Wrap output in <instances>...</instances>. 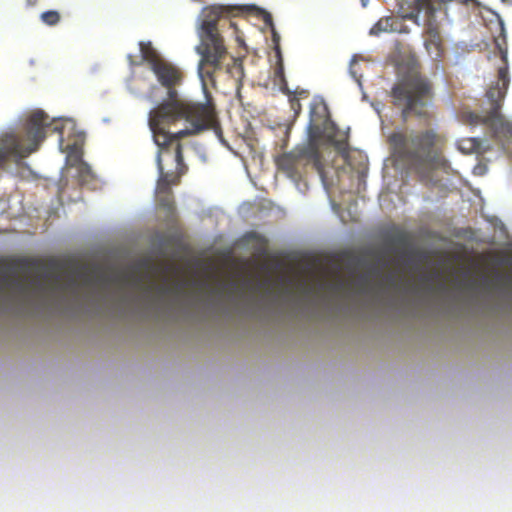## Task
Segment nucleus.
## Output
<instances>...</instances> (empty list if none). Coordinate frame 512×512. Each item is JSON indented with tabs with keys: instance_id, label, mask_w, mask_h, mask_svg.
<instances>
[{
	"instance_id": "obj_5",
	"label": "nucleus",
	"mask_w": 512,
	"mask_h": 512,
	"mask_svg": "<svg viewBox=\"0 0 512 512\" xmlns=\"http://www.w3.org/2000/svg\"><path fill=\"white\" fill-rule=\"evenodd\" d=\"M502 42H496L502 60V65L498 68V79L486 92V98L490 103L489 111L485 115L464 112L461 117L465 123L486 125L493 131L496 137H503L512 141V123L507 121L500 113L510 83L505 37Z\"/></svg>"
},
{
	"instance_id": "obj_19",
	"label": "nucleus",
	"mask_w": 512,
	"mask_h": 512,
	"mask_svg": "<svg viewBox=\"0 0 512 512\" xmlns=\"http://www.w3.org/2000/svg\"><path fill=\"white\" fill-rule=\"evenodd\" d=\"M78 174L82 181H86L91 176V169L86 163L79 161Z\"/></svg>"
},
{
	"instance_id": "obj_20",
	"label": "nucleus",
	"mask_w": 512,
	"mask_h": 512,
	"mask_svg": "<svg viewBox=\"0 0 512 512\" xmlns=\"http://www.w3.org/2000/svg\"><path fill=\"white\" fill-rule=\"evenodd\" d=\"M397 280H398L397 275L395 273L391 272V273L386 274L382 278L381 284L389 286V287H394L397 284Z\"/></svg>"
},
{
	"instance_id": "obj_9",
	"label": "nucleus",
	"mask_w": 512,
	"mask_h": 512,
	"mask_svg": "<svg viewBox=\"0 0 512 512\" xmlns=\"http://www.w3.org/2000/svg\"><path fill=\"white\" fill-rule=\"evenodd\" d=\"M335 126L330 119L329 109L325 101L321 98H315L310 104L309 123H308V141L319 143L323 137L333 140Z\"/></svg>"
},
{
	"instance_id": "obj_22",
	"label": "nucleus",
	"mask_w": 512,
	"mask_h": 512,
	"mask_svg": "<svg viewBox=\"0 0 512 512\" xmlns=\"http://www.w3.org/2000/svg\"><path fill=\"white\" fill-rule=\"evenodd\" d=\"M36 261L34 260H31V259H20L18 260L17 262V265L22 268V269H31V268H34L36 266Z\"/></svg>"
},
{
	"instance_id": "obj_1",
	"label": "nucleus",
	"mask_w": 512,
	"mask_h": 512,
	"mask_svg": "<svg viewBox=\"0 0 512 512\" xmlns=\"http://www.w3.org/2000/svg\"><path fill=\"white\" fill-rule=\"evenodd\" d=\"M149 128L158 147L156 163L159 175L181 178L188 171L180 139L211 129L222 141L215 106L211 98L205 104L162 102L149 112Z\"/></svg>"
},
{
	"instance_id": "obj_18",
	"label": "nucleus",
	"mask_w": 512,
	"mask_h": 512,
	"mask_svg": "<svg viewBox=\"0 0 512 512\" xmlns=\"http://www.w3.org/2000/svg\"><path fill=\"white\" fill-rule=\"evenodd\" d=\"M40 20L48 26H55L61 20V15L57 10H47L40 14Z\"/></svg>"
},
{
	"instance_id": "obj_14",
	"label": "nucleus",
	"mask_w": 512,
	"mask_h": 512,
	"mask_svg": "<svg viewBox=\"0 0 512 512\" xmlns=\"http://www.w3.org/2000/svg\"><path fill=\"white\" fill-rule=\"evenodd\" d=\"M139 48L142 59L147 62L151 70L164 60L152 46L151 42H140Z\"/></svg>"
},
{
	"instance_id": "obj_15",
	"label": "nucleus",
	"mask_w": 512,
	"mask_h": 512,
	"mask_svg": "<svg viewBox=\"0 0 512 512\" xmlns=\"http://www.w3.org/2000/svg\"><path fill=\"white\" fill-rule=\"evenodd\" d=\"M272 41L274 44V51L276 55V67L274 70V78H279L285 81L283 57L280 48V36L274 29H272Z\"/></svg>"
},
{
	"instance_id": "obj_23",
	"label": "nucleus",
	"mask_w": 512,
	"mask_h": 512,
	"mask_svg": "<svg viewBox=\"0 0 512 512\" xmlns=\"http://www.w3.org/2000/svg\"><path fill=\"white\" fill-rule=\"evenodd\" d=\"M392 243L395 245H405L407 243V236L405 233H398L392 238Z\"/></svg>"
},
{
	"instance_id": "obj_24",
	"label": "nucleus",
	"mask_w": 512,
	"mask_h": 512,
	"mask_svg": "<svg viewBox=\"0 0 512 512\" xmlns=\"http://www.w3.org/2000/svg\"><path fill=\"white\" fill-rule=\"evenodd\" d=\"M369 283V279L365 276H362L360 277L358 280H357V285L360 287V288H365Z\"/></svg>"
},
{
	"instance_id": "obj_4",
	"label": "nucleus",
	"mask_w": 512,
	"mask_h": 512,
	"mask_svg": "<svg viewBox=\"0 0 512 512\" xmlns=\"http://www.w3.org/2000/svg\"><path fill=\"white\" fill-rule=\"evenodd\" d=\"M388 141L393 155L420 175L440 162L438 135L433 130L393 132Z\"/></svg>"
},
{
	"instance_id": "obj_28",
	"label": "nucleus",
	"mask_w": 512,
	"mask_h": 512,
	"mask_svg": "<svg viewBox=\"0 0 512 512\" xmlns=\"http://www.w3.org/2000/svg\"><path fill=\"white\" fill-rule=\"evenodd\" d=\"M366 1H367V0H362V4H363V6H365V5H366Z\"/></svg>"
},
{
	"instance_id": "obj_10",
	"label": "nucleus",
	"mask_w": 512,
	"mask_h": 512,
	"mask_svg": "<svg viewBox=\"0 0 512 512\" xmlns=\"http://www.w3.org/2000/svg\"><path fill=\"white\" fill-rule=\"evenodd\" d=\"M152 72L155 74L158 82L168 89L169 100L166 102L199 104L198 102H189L177 99V92L174 90V87L181 82L182 73L175 65L164 59L152 70Z\"/></svg>"
},
{
	"instance_id": "obj_8",
	"label": "nucleus",
	"mask_w": 512,
	"mask_h": 512,
	"mask_svg": "<svg viewBox=\"0 0 512 512\" xmlns=\"http://www.w3.org/2000/svg\"><path fill=\"white\" fill-rule=\"evenodd\" d=\"M472 0H416L417 12H411L403 16V18L416 20L418 13L424 12L426 15L425 34L427 35L426 44L434 45L437 50L442 45L440 33V23L436 20V12L442 9V6L448 2H456L467 5Z\"/></svg>"
},
{
	"instance_id": "obj_13",
	"label": "nucleus",
	"mask_w": 512,
	"mask_h": 512,
	"mask_svg": "<svg viewBox=\"0 0 512 512\" xmlns=\"http://www.w3.org/2000/svg\"><path fill=\"white\" fill-rule=\"evenodd\" d=\"M35 283V280L20 279L16 276L4 275L0 290L8 289L25 295Z\"/></svg>"
},
{
	"instance_id": "obj_12",
	"label": "nucleus",
	"mask_w": 512,
	"mask_h": 512,
	"mask_svg": "<svg viewBox=\"0 0 512 512\" xmlns=\"http://www.w3.org/2000/svg\"><path fill=\"white\" fill-rule=\"evenodd\" d=\"M274 79L280 85L282 92L288 95L291 110H293L295 116H298L302 110L300 99L308 98L309 92L304 89H296L294 92H292L289 90L286 80L283 81L279 78Z\"/></svg>"
},
{
	"instance_id": "obj_26",
	"label": "nucleus",
	"mask_w": 512,
	"mask_h": 512,
	"mask_svg": "<svg viewBox=\"0 0 512 512\" xmlns=\"http://www.w3.org/2000/svg\"><path fill=\"white\" fill-rule=\"evenodd\" d=\"M343 286V283L342 282H339V284L337 285V287L340 289L341 287Z\"/></svg>"
},
{
	"instance_id": "obj_25",
	"label": "nucleus",
	"mask_w": 512,
	"mask_h": 512,
	"mask_svg": "<svg viewBox=\"0 0 512 512\" xmlns=\"http://www.w3.org/2000/svg\"><path fill=\"white\" fill-rule=\"evenodd\" d=\"M38 0H26L27 6H35L37 4Z\"/></svg>"
},
{
	"instance_id": "obj_11",
	"label": "nucleus",
	"mask_w": 512,
	"mask_h": 512,
	"mask_svg": "<svg viewBox=\"0 0 512 512\" xmlns=\"http://www.w3.org/2000/svg\"><path fill=\"white\" fill-rule=\"evenodd\" d=\"M181 178L172 177L171 174L159 175L155 189L158 204L168 212L174 211V196L172 186L180 183Z\"/></svg>"
},
{
	"instance_id": "obj_16",
	"label": "nucleus",
	"mask_w": 512,
	"mask_h": 512,
	"mask_svg": "<svg viewBox=\"0 0 512 512\" xmlns=\"http://www.w3.org/2000/svg\"><path fill=\"white\" fill-rule=\"evenodd\" d=\"M397 20L393 17L381 18L370 30V34L379 35L381 32L396 31Z\"/></svg>"
},
{
	"instance_id": "obj_27",
	"label": "nucleus",
	"mask_w": 512,
	"mask_h": 512,
	"mask_svg": "<svg viewBox=\"0 0 512 512\" xmlns=\"http://www.w3.org/2000/svg\"><path fill=\"white\" fill-rule=\"evenodd\" d=\"M75 284H76V283H75V280H74V279H72V280H71V285H73V286H74Z\"/></svg>"
},
{
	"instance_id": "obj_17",
	"label": "nucleus",
	"mask_w": 512,
	"mask_h": 512,
	"mask_svg": "<svg viewBox=\"0 0 512 512\" xmlns=\"http://www.w3.org/2000/svg\"><path fill=\"white\" fill-rule=\"evenodd\" d=\"M481 144V140L477 138H466L459 141L458 147L464 153L470 154L479 152L481 149Z\"/></svg>"
},
{
	"instance_id": "obj_7",
	"label": "nucleus",
	"mask_w": 512,
	"mask_h": 512,
	"mask_svg": "<svg viewBox=\"0 0 512 512\" xmlns=\"http://www.w3.org/2000/svg\"><path fill=\"white\" fill-rule=\"evenodd\" d=\"M275 164L278 170L294 181L301 177L303 169L308 164H312L313 168L323 176V163L319 145L310 141L297 146L290 152L279 155L275 159Z\"/></svg>"
},
{
	"instance_id": "obj_6",
	"label": "nucleus",
	"mask_w": 512,
	"mask_h": 512,
	"mask_svg": "<svg viewBox=\"0 0 512 512\" xmlns=\"http://www.w3.org/2000/svg\"><path fill=\"white\" fill-rule=\"evenodd\" d=\"M394 106L401 109L404 121L410 117L430 121L429 107L434 97L432 82L418 72H413L398 82L391 91Z\"/></svg>"
},
{
	"instance_id": "obj_2",
	"label": "nucleus",
	"mask_w": 512,
	"mask_h": 512,
	"mask_svg": "<svg viewBox=\"0 0 512 512\" xmlns=\"http://www.w3.org/2000/svg\"><path fill=\"white\" fill-rule=\"evenodd\" d=\"M57 131L59 128L43 110L32 111L20 131L0 134V170L10 163L19 164L40 148L48 133Z\"/></svg>"
},
{
	"instance_id": "obj_21",
	"label": "nucleus",
	"mask_w": 512,
	"mask_h": 512,
	"mask_svg": "<svg viewBox=\"0 0 512 512\" xmlns=\"http://www.w3.org/2000/svg\"><path fill=\"white\" fill-rule=\"evenodd\" d=\"M152 289H154L153 285H148L144 287L145 293L147 294L151 293ZM155 289L160 295H165L170 291V287L167 285L156 286Z\"/></svg>"
},
{
	"instance_id": "obj_3",
	"label": "nucleus",
	"mask_w": 512,
	"mask_h": 512,
	"mask_svg": "<svg viewBox=\"0 0 512 512\" xmlns=\"http://www.w3.org/2000/svg\"><path fill=\"white\" fill-rule=\"evenodd\" d=\"M232 10L231 7L212 5L205 7L201 12L197 28L199 44L195 50L201 56L198 72L202 78L204 75L212 78L213 74L222 68L228 51L219 32L218 22L224 14L231 13Z\"/></svg>"
}]
</instances>
